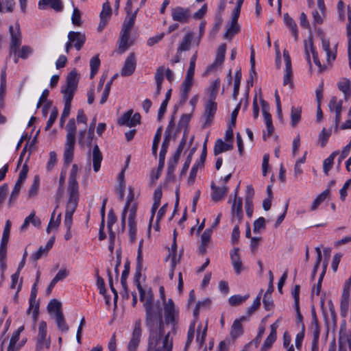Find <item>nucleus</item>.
Masks as SVG:
<instances>
[{
	"instance_id": "nucleus-1",
	"label": "nucleus",
	"mask_w": 351,
	"mask_h": 351,
	"mask_svg": "<svg viewBox=\"0 0 351 351\" xmlns=\"http://www.w3.org/2000/svg\"><path fill=\"white\" fill-rule=\"evenodd\" d=\"M143 261H136V271L134 274V282L140 295V300L143 302L145 310V324L152 326L153 323L160 322L162 320L160 311H157L154 304V294L150 288L144 289L140 283Z\"/></svg>"
},
{
	"instance_id": "nucleus-2",
	"label": "nucleus",
	"mask_w": 351,
	"mask_h": 351,
	"mask_svg": "<svg viewBox=\"0 0 351 351\" xmlns=\"http://www.w3.org/2000/svg\"><path fill=\"white\" fill-rule=\"evenodd\" d=\"M149 330L147 351H171L173 341L170 338V333L164 335V323H153L152 326H146Z\"/></svg>"
},
{
	"instance_id": "nucleus-3",
	"label": "nucleus",
	"mask_w": 351,
	"mask_h": 351,
	"mask_svg": "<svg viewBox=\"0 0 351 351\" xmlns=\"http://www.w3.org/2000/svg\"><path fill=\"white\" fill-rule=\"evenodd\" d=\"M77 173L78 167L76 164H73L69 177L67 187L68 197L80 198L79 184L77 180Z\"/></svg>"
},
{
	"instance_id": "nucleus-4",
	"label": "nucleus",
	"mask_w": 351,
	"mask_h": 351,
	"mask_svg": "<svg viewBox=\"0 0 351 351\" xmlns=\"http://www.w3.org/2000/svg\"><path fill=\"white\" fill-rule=\"evenodd\" d=\"M79 200V197H68L66 204L65 216L64 220V224L67 230H69L71 228L73 223V215L75 212Z\"/></svg>"
},
{
	"instance_id": "nucleus-5",
	"label": "nucleus",
	"mask_w": 351,
	"mask_h": 351,
	"mask_svg": "<svg viewBox=\"0 0 351 351\" xmlns=\"http://www.w3.org/2000/svg\"><path fill=\"white\" fill-rule=\"evenodd\" d=\"M142 336L141 320L136 319L134 324V328L131 338L128 345V351H136L141 342Z\"/></svg>"
},
{
	"instance_id": "nucleus-6",
	"label": "nucleus",
	"mask_w": 351,
	"mask_h": 351,
	"mask_svg": "<svg viewBox=\"0 0 351 351\" xmlns=\"http://www.w3.org/2000/svg\"><path fill=\"white\" fill-rule=\"evenodd\" d=\"M47 323L41 321L39 324L38 334L36 341V350L41 351L43 349H48L50 346V339H47Z\"/></svg>"
},
{
	"instance_id": "nucleus-7",
	"label": "nucleus",
	"mask_w": 351,
	"mask_h": 351,
	"mask_svg": "<svg viewBox=\"0 0 351 351\" xmlns=\"http://www.w3.org/2000/svg\"><path fill=\"white\" fill-rule=\"evenodd\" d=\"M173 21L185 24L189 22L191 17V10L189 8L177 6L171 9Z\"/></svg>"
},
{
	"instance_id": "nucleus-8",
	"label": "nucleus",
	"mask_w": 351,
	"mask_h": 351,
	"mask_svg": "<svg viewBox=\"0 0 351 351\" xmlns=\"http://www.w3.org/2000/svg\"><path fill=\"white\" fill-rule=\"evenodd\" d=\"M37 293L38 288L36 286V282H34L31 289V293L29 300V306L28 309L27 310V314H30L31 312L32 311V317L34 321H36L38 318L39 311V304L36 300Z\"/></svg>"
},
{
	"instance_id": "nucleus-9",
	"label": "nucleus",
	"mask_w": 351,
	"mask_h": 351,
	"mask_svg": "<svg viewBox=\"0 0 351 351\" xmlns=\"http://www.w3.org/2000/svg\"><path fill=\"white\" fill-rule=\"evenodd\" d=\"M112 16V8L107 1L102 5V10L99 14L100 21L97 27V31L101 32L105 28Z\"/></svg>"
},
{
	"instance_id": "nucleus-10",
	"label": "nucleus",
	"mask_w": 351,
	"mask_h": 351,
	"mask_svg": "<svg viewBox=\"0 0 351 351\" xmlns=\"http://www.w3.org/2000/svg\"><path fill=\"white\" fill-rule=\"evenodd\" d=\"M9 32L11 36L10 50L11 52L16 53L21 44V34L19 25L17 23L15 29H14L12 25L10 26Z\"/></svg>"
},
{
	"instance_id": "nucleus-11",
	"label": "nucleus",
	"mask_w": 351,
	"mask_h": 351,
	"mask_svg": "<svg viewBox=\"0 0 351 351\" xmlns=\"http://www.w3.org/2000/svg\"><path fill=\"white\" fill-rule=\"evenodd\" d=\"M283 58L285 64V75L283 78V85L285 86H293V82L291 80L292 70H291V60L289 51L286 49L283 51Z\"/></svg>"
},
{
	"instance_id": "nucleus-12",
	"label": "nucleus",
	"mask_w": 351,
	"mask_h": 351,
	"mask_svg": "<svg viewBox=\"0 0 351 351\" xmlns=\"http://www.w3.org/2000/svg\"><path fill=\"white\" fill-rule=\"evenodd\" d=\"M217 103L213 100H208L206 103L204 114L205 122L202 125L204 128L208 127L211 124L212 119L217 110Z\"/></svg>"
},
{
	"instance_id": "nucleus-13",
	"label": "nucleus",
	"mask_w": 351,
	"mask_h": 351,
	"mask_svg": "<svg viewBox=\"0 0 351 351\" xmlns=\"http://www.w3.org/2000/svg\"><path fill=\"white\" fill-rule=\"evenodd\" d=\"M232 222H234L237 219L238 223H240L243 219V199L241 197L235 198L233 200L232 208Z\"/></svg>"
},
{
	"instance_id": "nucleus-14",
	"label": "nucleus",
	"mask_w": 351,
	"mask_h": 351,
	"mask_svg": "<svg viewBox=\"0 0 351 351\" xmlns=\"http://www.w3.org/2000/svg\"><path fill=\"white\" fill-rule=\"evenodd\" d=\"M280 322V319H278L274 323H273L270 326V333L265 340L263 345L262 346V351L268 350L273 345V343L276 341L277 338V332L276 330L279 326Z\"/></svg>"
},
{
	"instance_id": "nucleus-15",
	"label": "nucleus",
	"mask_w": 351,
	"mask_h": 351,
	"mask_svg": "<svg viewBox=\"0 0 351 351\" xmlns=\"http://www.w3.org/2000/svg\"><path fill=\"white\" fill-rule=\"evenodd\" d=\"M304 48L306 60L310 62V52L312 53L314 63L322 70V64L318 59L317 52L316 51L312 37L310 36L308 40H304Z\"/></svg>"
},
{
	"instance_id": "nucleus-16",
	"label": "nucleus",
	"mask_w": 351,
	"mask_h": 351,
	"mask_svg": "<svg viewBox=\"0 0 351 351\" xmlns=\"http://www.w3.org/2000/svg\"><path fill=\"white\" fill-rule=\"evenodd\" d=\"M254 195V190L252 185H247L245 191V208L246 215L248 217H251L253 214V198Z\"/></svg>"
},
{
	"instance_id": "nucleus-17",
	"label": "nucleus",
	"mask_w": 351,
	"mask_h": 351,
	"mask_svg": "<svg viewBox=\"0 0 351 351\" xmlns=\"http://www.w3.org/2000/svg\"><path fill=\"white\" fill-rule=\"evenodd\" d=\"M68 40L73 42L74 47L80 51L86 41V36L80 32L71 31L68 34Z\"/></svg>"
},
{
	"instance_id": "nucleus-18",
	"label": "nucleus",
	"mask_w": 351,
	"mask_h": 351,
	"mask_svg": "<svg viewBox=\"0 0 351 351\" xmlns=\"http://www.w3.org/2000/svg\"><path fill=\"white\" fill-rule=\"evenodd\" d=\"M136 66V57L134 53H131L127 57L124 66L121 70V75L129 76L133 73Z\"/></svg>"
},
{
	"instance_id": "nucleus-19",
	"label": "nucleus",
	"mask_w": 351,
	"mask_h": 351,
	"mask_svg": "<svg viewBox=\"0 0 351 351\" xmlns=\"http://www.w3.org/2000/svg\"><path fill=\"white\" fill-rule=\"evenodd\" d=\"M226 51V44L221 45L217 49V56H216L215 62L211 65H210L206 69L207 73L211 72L216 67H218L222 64V63L224 61Z\"/></svg>"
},
{
	"instance_id": "nucleus-20",
	"label": "nucleus",
	"mask_w": 351,
	"mask_h": 351,
	"mask_svg": "<svg viewBox=\"0 0 351 351\" xmlns=\"http://www.w3.org/2000/svg\"><path fill=\"white\" fill-rule=\"evenodd\" d=\"M210 188L212 190L211 197L215 202L223 199L226 197L228 190L227 186L223 185L221 187L217 186L213 182L211 183Z\"/></svg>"
},
{
	"instance_id": "nucleus-21",
	"label": "nucleus",
	"mask_w": 351,
	"mask_h": 351,
	"mask_svg": "<svg viewBox=\"0 0 351 351\" xmlns=\"http://www.w3.org/2000/svg\"><path fill=\"white\" fill-rule=\"evenodd\" d=\"M165 318L167 323H174L176 317L175 305L173 300L169 299L165 304Z\"/></svg>"
},
{
	"instance_id": "nucleus-22",
	"label": "nucleus",
	"mask_w": 351,
	"mask_h": 351,
	"mask_svg": "<svg viewBox=\"0 0 351 351\" xmlns=\"http://www.w3.org/2000/svg\"><path fill=\"white\" fill-rule=\"evenodd\" d=\"M194 37V34L191 32H188L183 37L181 43L177 49V53H182L183 51H189L191 47V43Z\"/></svg>"
},
{
	"instance_id": "nucleus-23",
	"label": "nucleus",
	"mask_w": 351,
	"mask_h": 351,
	"mask_svg": "<svg viewBox=\"0 0 351 351\" xmlns=\"http://www.w3.org/2000/svg\"><path fill=\"white\" fill-rule=\"evenodd\" d=\"M130 34L121 31L119 38V51L120 53L126 51L131 46L132 43L129 42Z\"/></svg>"
},
{
	"instance_id": "nucleus-24",
	"label": "nucleus",
	"mask_w": 351,
	"mask_h": 351,
	"mask_svg": "<svg viewBox=\"0 0 351 351\" xmlns=\"http://www.w3.org/2000/svg\"><path fill=\"white\" fill-rule=\"evenodd\" d=\"M93 169L95 172H97L101 167V162L102 160V154L100 152V149L98 145L96 144L93 147Z\"/></svg>"
},
{
	"instance_id": "nucleus-25",
	"label": "nucleus",
	"mask_w": 351,
	"mask_h": 351,
	"mask_svg": "<svg viewBox=\"0 0 351 351\" xmlns=\"http://www.w3.org/2000/svg\"><path fill=\"white\" fill-rule=\"evenodd\" d=\"M232 147L231 144L226 143L221 138H218L215 143L213 149L214 155L218 156L222 152L231 150Z\"/></svg>"
},
{
	"instance_id": "nucleus-26",
	"label": "nucleus",
	"mask_w": 351,
	"mask_h": 351,
	"mask_svg": "<svg viewBox=\"0 0 351 351\" xmlns=\"http://www.w3.org/2000/svg\"><path fill=\"white\" fill-rule=\"evenodd\" d=\"M284 22L286 24V25L289 28V29L291 31V33L293 36L295 38V40H298V27L295 22L294 20L289 16L288 14H284Z\"/></svg>"
},
{
	"instance_id": "nucleus-27",
	"label": "nucleus",
	"mask_w": 351,
	"mask_h": 351,
	"mask_svg": "<svg viewBox=\"0 0 351 351\" xmlns=\"http://www.w3.org/2000/svg\"><path fill=\"white\" fill-rule=\"evenodd\" d=\"M80 80V74L76 70H73L66 76V88H76Z\"/></svg>"
},
{
	"instance_id": "nucleus-28",
	"label": "nucleus",
	"mask_w": 351,
	"mask_h": 351,
	"mask_svg": "<svg viewBox=\"0 0 351 351\" xmlns=\"http://www.w3.org/2000/svg\"><path fill=\"white\" fill-rule=\"evenodd\" d=\"M339 154V151L337 150L333 152L323 162V171L324 173L328 176L329 171L332 169L334 163L335 158Z\"/></svg>"
},
{
	"instance_id": "nucleus-29",
	"label": "nucleus",
	"mask_w": 351,
	"mask_h": 351,
	"mask_svg": "<svg viewBox=\"0 0 351 351\" xmlns=\"http://www.w3.org/2000/svg\"><path fill=\"white\" fill-rule=\"evenodd\" d=\"M130 194L128 197L127 201L130 199V206L128 208V210H129V216H128V221H136V210H137V206L136 203H132V202L133 200L134 195L132 194V189H130Z\"/></svg>"
},
{
	"instance_id": "nucleus-30",
	"label": "nucleus",
	"mask_w": 351,
	"mask_h": 351,
	"mask_svg": "<svg viewBox=\"0 0 351 351\" xmlns=\"http://www.w3.org/2000/svg\"><path fill=\"white\" fill-rule=\"evenodd\" d=\"M243 333V328L239 321H234L230 330V335L233 340H235Z\"/></svg>"
},
{
	"instance_id": "nucleus-31",
	"label": "nucleus",
	"mask_w": 351,
	"mask_h": 351,
	"mask_svg": "<svg viewBox=\"0 0 351 351\" xmlns=\"http://www.w3.org/2000/svg\"><path fill=\"white\" fill-rule=\"evenodd\" d=\"M350 294L343 293L340 303L341 315L342 317H346L349 308Z\"/></svg>"
},
{
	"instance_id": "nucleus-32",
	"label": "nucleus",
	"mask_w": 351,
	"mask_h": 351,
	"mask_svg": "<svg viewBox=\"0 0 351 351\" xmlns=\"http://www.w3.org/2000/svg\"><path fill=\"white\" fill-rule=\"evenodd\" d=\"M47 311L49 313H54V315L62 313L61 302L56 299L51 300L47 305Z\"/></svg>"
},
{
	"instance_id": "nucleus-33",
	"label": "nucleus",
	"mask_w": 351,
	"mask_h": 351,
	"mask_svg": "<svg viewBox=\"0 0 351 351\" xmlns=\"http://www.w3.org/2000/svg\"><path fill=\"white\" fill-rule=\"evenodd\" d=\"M322 43V48L326 53L327 60L330 62L331 60H334L336 58V53L331 51L330 49V42L325 38V36L321 37Z\"/></svg>"
},
{
	"instance_id": "nucleus-34",
	"label": "nucleus",
	"mask_w": 351,
	"mask_h": 351,
	"mask_svg": "<svg viewBox=\"0 0 351 351\" xmlns=\"http://www.w3.org/2000/svg\"><path fill=\"white\" fill-rule=\"evenodd\" d=\"M23 184V182L16 180L8 201L9 207L12 206V204L16 201L19 195Z\"/></svg>"
},
{
	"instance_id": "nucleus-35",
	"label": "nucleus",
	"mask_w": 351,
	"mask_h": 351,
	"mask_svg": "<svg viewBox=\"0 0 351 351\" xmlns=\"http://www.w3.org/2000/svg\"><path fill=\"white\" fill-rule=\"evenodd\" d=\"M302 110L300 108L291 107V125L295 127L301 119Z\"/></svg>"
},
{
	"instance_id": "nucleus-36",
	"label": "nucleus",
	"mask_w": 351,
	"mask_h": 351,
	"mask_svg": "<svg viewBox=\"0 0 351 351\" xmlns=\"http://www.w3.org/2000/svg\"><path fill=\"white\" fill-rule=\"evenodd\" d=\"M130 274V263L126 262L124 265V269L122 272L121 277V284L125 293L128 295V285H127V278Z\"/></svg>"
},
{
	"instance_id": "nucleus-37",
	"label": "nucleus",
	"mask_w": 351,
	"mask_h": 351,
	"mask_svg": "<svg viewBox=\"0 0 351 351\" xmlns=\"http://www.w3.org/2000/svg\"><path fill=\"white\" fill-rule=\"evenodd\" d=\"M58 328L63 331L66 332L69 330V326L66 323L63 313H59L58 315L54 316Z\"/></svg>"
},
{
	"instance_id": "nucleus-38",
	"label": "nucleus",
	"mask_w": 351,
	"mask_h": 351,
	"mask_svg": "<svg viewBox=\"0 0 351 351\" xmlns=\"http://www.w3.org/2000/svg\"><path fill=\"white\" fill-rule=\"evenodd\" d=\"M330 193V190L328 189L324 191L321 193L313 201V204L311 206V210H315L317 207L322 203L327 197Z\"/></svg>"
},
{
	"instance_id": "nucleus-39",
	"label": "nucleus",
	"mask_w": 351,
	"mask_h": 351,
	"mask_svg": "<svg viewBox=\"0 0 351 351\" xmlns=\"http://www.w3.org/2000/svg\"><path fill=\"white\" fill-rule=\"evenodd\" d=\"M249 297V294H246L244 296L234 295L228 299V302L232 306H238L244 302Z\"/></svg>"
},
{
	"instance_id": "nucleus-40",
	"label": "nucleus",
	"mask_w": 351,
	"mask_h": 351,
	"mask_svg": "<svg viewBox=\"0 0 351 351\" xmlns=\"http://www.w3.org/2000/svg\"><path fill=\"white\" fill-rule=\"evenodd\" d=\"M10 228H11V221L10 220H7L5 221V227H4L3 232L2 234L0 245H7L8 241H9Z\"/></svg>"
},
{
	"instance_id": "nucleus-41",
	"label": "nucleus",
	"mask_w": 351,
	"mask_h": 351,
	"mask_svg": "<svg viewBox=\"0 0 351 351\" xmlns=\"http://www.w3.org/2000/svg\"><path fill=\"white\" fill-rule=\"evenodd\" d=\"M86 132V129H84L83 130H81L80 132L79 143L82 146H84L85 143H87L88 147H90L91 143H92V141H93V136H94V132L91 133V134H90V132L88 131L87 141H86V142H85L84 141V136H85Z\"/></svg>"
},
{
	"instance_id": "nucleus-42",
	"label": "nucleus",
	"mask_w": 351,
	"mask_h": 351,
	"mask_svg": "<svg viewBox=\"0 0 351 351\" xmlns=\"http://www.w3.org/2000/svg\"><path fill=\"white\" fill-rule=\"evenodd\" d=\"M100 66V60L98 56H93L90 60V77H93L97 73Z\"/></svg>"
},
{
	"instance_id": "nucleus-43",
	"label": "nucleus",
	"mask_w": 351,
	"mask_h": 351,
	"mask_svg": "<svg viewBox=\"0 0 351 351\" xmlns=\"http://www.w3.org/2000/svg\"><path fill=\"white\" fill-rule=\"evenodd\" d=\"M136 14V11L132 16H130L128 20L124 21L121 31L130 33L134 24Z\"/></svg>"
},
{
	"instance_id": "nucleus-44",
	"label": "nucleus",
	"mask_w": 351,
	"mask_h": 351,
	"mask_svg": "<svg viewBox=\"0 0 351 351\" xmlns=\"http://www.w3.org/2000/svg\"><path fill=\"white\" fill-rule=\"evenodd\" d=\"M240 31V27L238 23H231L230 26L224 34V38L226 39H232V37Z\"/></svg>"
},
{
	"instance_id": "nucleus-45",
	"label": "nucleus",
	"mask_w": 351,
	"mask_h": 351,
	"mask_svg": "<svg viewBox=\"0 0 351 351\" xmlns=\"http://www.w3.org/2000/svg\"><path fill=\"white\" fill-rule=\"evenodd\" d=\"M48 249L46 247L40 246L38 250L32 254L29 258V259L32 262H36L38 260L40 259L43 256L47 255L48 254Z\"/></svg>"
},
{
	"instance_id": "nucleus-46",
	"label": "nucleus",
	"mask_w": 351,
	"mask_h": 351,
	"mask_svg": "<svg viewBox=\"0 0 351 351\" xmlns=\"http://www.w3.org/2000/svg\"><path fill=\"white\" fill-rule=\"evenodd\" d=\"M132 114L133 110H129L118 119L117 123L119 125H126L129 127V124H130L131 116Z\"/></svg>"
},
{
	"instance_id": "nucleus-47",
	"label": "nucleus",
	"mask_w": 351,
	"mask_h": 351,
	"mask_svg": "<svg viewBox=\"0 0 351 351\" xmlns=\"http://www.w3.org/2000/svg\"><path fill=\"white\" fill-rule=\"evenodd\" d=\"M162 132V128L159 127L158 128V130L155 134L154 138L153 144H152V153L155 156H156V154H157L158 144L160 141Z\"/></svg>"
},
{
	"instance_id": "nucleus-48",
	"label": "nucleus",
	"mask_w": 351,
	"mask_h": 351,
	"mask_svg": "<svg viewBox=\"0 0 351 351\" xmlns=\"http://www.w3.org/2000/svg\"><path fill=\"white\" fill-rule=\"evenodd\" d=\"M47 6H50L56 12H60L63 9V4L61 0H47L45 4V10Z\"/></svg>"
},
{
	"instance_id": "nucleus-49",
	"label": "nucleus",
	"mask_w": 351,
	"mask_h": 351,
	"mask_svg": "<svg viewBox=\"0 0 351 351\" xmlns=\"http://www.w3.org/2000/svg\"><path fill=\"white\" fill-rule=\"evenodd\" d=\"M39 183H40V179L38 176H36L34 177V182L31 186L29 187V191H28V196L29 197H34L37 195L38 189H39Z\"/></svg>"
},
{
	"instance_id": "nucleus-50",
	"label": "nucleus",
	"mask_w": 351,
	"mask_h": 351,
	"mask_svg": "<svg viewBox=\"0 0 351 351\" xmlns=\"http://www.w3.org/2000/svg\"><path fill=\"white\" fill-rule=\"evenodd\" d=\"M263 290H261L260 293L258 294L256 298L253 302V304L251 306L247 308V313L248 315H252L254 311H256L259 306H261V295H262Z\"/></svg>"
},
{
	"instance_id": "nucleus-51",
	"label": "nucleus",
	"mask_w": 351,
	"mask_h": 351,
	"mask_svg": "<svg viewBox=\"0 0 351 351\" xmlns=\"http://www.w3.org/2000/svg\"><path fill=\"white\" fill-rule=\"evenodd\" d=\"M75 89H62L63 99L65 105H71Z\"/></svg>"
},
{
	"instance_id": "nucleus-52",
	"label": "nucleus",
	"mask_w": 351,
	"mask_h": 351,
	"mask_svg": "<svg viewBox=\"0 0 351 351\" xmlns=\"http://www.w3.org/2000/svg\"><path fill=\"white\" fill-rule=\"evenodd\" d=\"M72 23L75 26H80L82 23L81 12L77 8H74L71 15Z\"/></svg>"
},
{
	"instance_id": "nucleus-53",
	"label": "nucleus",
	"mask_w": 351,
	"mask_h": 351,
	"mask_svg": "<svg viewBox=\"0 0 351 351\" xmlns=\"http://www.w3.org/2000/svg\"><path fill=\"white\" fill-rule=\"evenodd\" d=\"M195 335V323L191 324L188 332H187V339L186 342V345L184 347V350L186 351L190 345L191 344Z\"/></svg>"
},
{
	"instance_id": "nucleus-54",
	"label": "nucleus",
	"mask_w": 351,
	"mask_h": 351,
	"mask_svg": "<svg viewBox=\"0 0 351 351\" xmlns=\"http://www.w3.org/2000/svg\"><path fill=\"white\" fill-rule=\"evenodd\" d=\"M128 226H129L130 241L131 243H134L136 240V231H137L136 221H128Z\"/></svg>"
},
{
	"instance_id": "nucleus-55",
	"label": "nucleus",
	"mask_w": 351,
	"mask_h": 351,
	"mask_svg": "<svg viewBox=\"0 0 351 351\" xmlns=\"http://www.w3.org/2000/svg\"><path fill=\"white\" fill-rule=\"evenodd\" d=\"M201 328H202V325L200 324V325H199L198 328H197L198 333H197V337H196V341L199 344V347H202L203 346V344L204 343V341H205V338H206V332H207V326H206L204 327V328L203 329L202 334L200 335L199 331L201 330Z\"/></svg>"
},
{
	"instance_id": "nucleus-56",
	"label": "nucleus",
	"mask_w": 351,
	"mask_h": 351,
	"mask_svg": "<svg viewBox=\"0 0 351 351\" xmlns=\"http://www.w3.org/2000/svg\"><path fill=\"white\" fill-rule=\"evenodd\" d=\"M18 57L22 59H26L33 52V49L27 45L23 46L21 49H18Z\"/></svg>"
},
{
	"instance_id": "nucleus-57",
	"label": "nucleus",
	"mask_w": 351,
	"mask_h": 351,
	"mask_svg": "<svg viewBox=\"0 0 351 351\" xmlns=\"http://www.w3.org/2000/svg\"><path fill=\"white\" fill-rule=\"evenodd\" d=\"M203 167H201V161H197L193 166L190 175L189 177V182L192 184L194 182V180L195 179V177L197 176V172L199 168H202Z\"/></svg>"
},
{
	"instance_id": "nucleus-58",
	"label": "nucleus",
	"mask_w": 351,
	"mask_h": 351,
	"mask_svg": "<svg viewBox=\"0 0 351 351\" xmlns=\"http://www.w3.org/2000/svg\"><path fill=\"white\" fill-rule=\"evenodd\" d=\"M74 149L65 148L64 151V162L66 165H69L73 160Z\"/></svg>"
},
{
	"instance_id": "nucleus-59",
	"label": "nucleus",
	"mask_w": 351,
	"mask_h": 351,
	"mask_svg": "<svg viewBox=\"0 0 351 351\" xmlns=\"http://www.w3.org/2000/svg\"><path fill=\"white\" fill-rule=\"evenodd\" d=\"M165 71V69L163 66H160L156 70V75H155V79H156L157 88H160V86L162 85V82L164 78Z\"/></svg>"
},
{
	"instance_id": "nucleus-60",
	"label": "nucleus",
	"mask_w": 351,
	"mask_h": 351,
	"mask_svg": "<svg viewBox=\"0 0 351 351\" xmlns=\"http://www.w3.org/2000/svg\"><path fill=\"white\" fill-rule=\"evenodd\" d=\"M190 119H191V114H182L179 121V123H178V128H184V130H187V125L189 124V122L190 121ZM186 132L188 133V131H186Z\"/></svg>"
},
{
	"instance_id": "nucleus-61",
	"label": "nucleus",
	"mask_w": 351,
	"mask_h": 351,
	"mask_svg": "<svg viewBox=\"0 0 351 351\" xmlns=\"http://www.w3.org/2000/svg\"><path fill=\"white\" fill-rule=\"evenodd\" d=\"M330 136V131H327L325 128H323L319 136V140L321 141V146L322 147L326 145Z\"/></svg>"
},
{
	"instance_id": "nucleus-62",
	"label": "nucleus",
	"mask_w": 351,
	"mask_h": 351,
	"mask_svg": "<svg viewBox=\"0 0 351 351\" xmlns=\"http://www.w3.org/2000/svg\"><path fill=\"white\" fill-rule=\"evenodd\" d=\"M212 233V228L206 229L201 235V243L208 245L210 241Z\"/></svg>"
},
{
	"instance_id": "nucleus-63",
	"label": "nucleus",
	"mask_w": 351,
	"mask_h": 351,
	"mask_svg": "<svg viewBox=\"0 0 351 351\" xmlns=\"http://www.w3.org/2000/svg\"><path fill=\"white\" fill-rule=\"evenodd\" d=\"M265 226V219L264 217H261L254 222V232L256 233L259 230L264 228Z\"/></svg>"
},
{
	"instance_id": "nucleus-64",
	"label": "nucleus",
	"mask_w": 351,
	"mask_h": 351,
	"mask_svg": "<svg viewBox=\"0 0 351 351\" xmlns=\"http://www.w3.org/2000/svg\"><path fill=\"white\" fill-rule=\"evenodd\" d=\"M66 130L67 132L66 134H71V135H75L76 134V125H75V121L74 119H71L66 126Z\"/></svg>"
}]
</instances>
